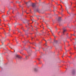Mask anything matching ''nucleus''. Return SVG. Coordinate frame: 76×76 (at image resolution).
Listing matches in <instances>:
<instances>
[{"mask_svg": "<svg viewBox=\"0 0 76 76\" xmlns=\"http://www.w3.org/2000/svg\"><path fill=\"white\" fill-rule=\"evenodd\" d=\"M53 36H54V38H56V37H55V36H54L53 35Z\"/></svg>", "mask_w": 76, "mask_h": 76, "instance_id": "nucleus-14", "label": "nucleus"}, {"mask_svg": "<svg viewBox=\"0 0 76 76\" xmlns=\"http://www.w3.org/2000/svg\"><path fill=\"white\" fill-rule=\"evenodd\" d=\"M55 42H56V43H57V41H55Z\"/></svg>", "mask_w": 76, "mask_h": 76, "instance_id": "nucleus-8", "label": "nucleus"}, {"mask_svg": "<svg viewBox=\"0 0 76 76\" xmlns=\"http://www.w3.org/2000/svg\"><path fill=\"white\" fill-rule=\"evenodd\" d=\"M75 57H76V56H75Z\"/></svg>", "mask_w": 76, "mask_h": 76, "instance_id": "nucleus-20", "label": "nucleus"}, {"mask_svg": "<svg viewBox=\"0 0 76 76\" xmlns=\"http://www.w3.org/2000/svg\"><path fill=\"white\" fill-rule=\"evenodd\" d=\"M72 54H73V53H72Z\"/></svg>", "mask_w": 76, "mask_h": 76, "instance_id": "nucleus-19", "label": "nucleus"}, {"mask_svg": "<svg viewBox=\"0 0 76 76\" xmlns=\"http://www.w3.org/2000/svg\"><path fill=\"white\" fill-rule=\"evenodd\" d=\"M15 58V59H16V58Z\"/></svg>", "mask_w": 76, "mask_h": 76, "instance_id": "nucleus-17", "label": "nucleus"}, {"mask_svg": "<svg viewBox=\"0 0 76 76\" xmlns=\"http://www.w3.org/2000/svg\"><path fill=\"white\" fill-rule=\"evenodd\" d=\"M63 57H64V56H63Z\"/></svg>", "mask_w": 76, "mask_h": 76, "instance_id": "nucleus-15", "label": "nucleus"}, {"mask_svg": "<svg viewBox=\"0 0 76 76\" xmlns=\"http://www.w3.org/2000/svg\"><path fill=\"white\" fill-rule=\"evenodd\" d=\"M9 11H8L7 12V14H9Z\"/></svg>", "mask_w": 76, "mask_h": 76, "instance_id": "nucleus-9", "label": "nucleus"}, {"mask_svg": "<svg viewBox=\"0 0 76 76\" xmlns=\"http://www.w3.org/2000/svg\"><path fill=\"white\" fill-rule=\"evenodd\" d=\"M34 72H37V68H35L34 69Z\"/></svg>", "mask_w": 76, "mask_h": 76, "instance_id": "nucleus-3", "label": "nucleus"}, {"mask_svg": "<svg viewBox=\"0 0 76 76\" xmlns=\"http://www.w3.org/2000/svg\"><path fill=\"white\" fill-rule=\"evenodd\" d=\"M27 4H28V2H26V5H27Z\"/></svg>", "mask_w": 76, "mask_h": 76, "instance_id": "nucleus-10", "label": "nucleus"}, {"mask_svg": "<svg viewBox=\"0 0 76 76\" xmlns=\"http://www.w3.org/2000/svg\"><path fill=\"white\" fill-rule=\"evenodd\" d=\"M61 17L59 18H58V20H61Z\"/></svg>", "mask_w": 76, "mask_h": 76, "instance_id": "nucleus-7", "label": "nucleus"}, {"mask_svg": "<svg viewBox=\"0 0 76 76\" xmlns=\"http://www.w3.org/2000/svg\"><path fill=\"white\" fill-rule=\"evenodd\" d=\"M45 45L46 46H47V45L46 44V43L45 44Z\"/></svg>", "mask_w": 76, "mask_h": 76, "instance_id": "nucleus-12", "label": "nucleus"}, {"mask_svg": "<svg viewBox=\"0 0 76 76\" xmlns=\"http://www.w3.org/2000/svg\"><path fill=\"white\" fill-rule=\"evenodd\" d=\"M8 26H10L9 25H8Z\"/></svg>", "mask_w": 76, "mask_h": 76, "instance_id": "nucleus-18", "label": "nucleus"}, {"mask_svg": "<svg viewBox=\"0 0 76 76\" xmlns=\"http://www.w3.org/2000/svg\"><path fill=\"white\" fill-rule=\"evenodd\" d=\"M66 29H64V31H63V34H64V32H66Z\"/></svg>", "mask_w": 76, "mask_h": 76, "instance_id": "nucleus-5", "label": "nucleus"}, {"mask_svg": "<svg viewBox=\"0 0 76 76\" xmlns=\"http://www.w3.org/2000/svg\"><path fill=\"white\" fill-rule=\"evenodd\" d=\"M38 60H39V59H38Z\"/></svg>", "mask_w": 76, "mask_h": 76, "instance_id": "nucleus-16", "label": "nucleus"}, {"mask_svg": "<svg viewBox=\"0 0 76 76\" xmlns=\"http://www.w3.org/2000/svg\"><path fill=\"white\" fill-rule=\"evenodd\" d=\"M31 56V55H28L26 56V57H30Z\"/></svg>", "mask_w": 76, "mask_h": 76, "instance_id": "nucleus-6", "label": "nucleus"}, {"mask_svg": "<svg viewBox=\"0 0 76 76\" xmlns=\"http://www.w3.org/2000/svg\"><path fill=\"white\" fill-rule=\"evenodd\" d=\"M17 59H19V60H20V59H22V57H17Z\"/></svg>", "mask_w": 76, "mask_h": 76, "instance_id": "nucleus-4", "label": "nucleus"}, {"mask_svg": "<svg viewBox=\"0 0 76 76\" xmlns=\"http://www.w3.org/2000/svg\"><path fill=\"white\" fill-rule=\"evenodd\" d=\"M15 56L16 57H21V56H20V55L18 54H16L15 55Z\"/></svg>", "mask_w": 76, "mask_h": 76, "instance_id": "nucleus-1", "label": "nucleus"}, {"mask_svg": "<svg viewBox=\"0 0 76 76\" xmlns=\"http://www.w3.org/2000/svg\"><path fill=\"white\" fill-rule=\"evenodd\" d=\"M1 43H2V44H3L4 42H1Z\"/></svg>", "mask_w": 76, "mask_h": 76, "instance_id": "nucleus-11", "label": "nucleus"}, {"mask_svg": "<svg viewBox=\"0 0 76 76\" xmlns=\"http://www.w3.org/2000/svg\"><path fill=\"white\" fill-rule=\"evenodd\" d=\"M73 35H74V36H75V34Z\"/></svg>", "mask_w": 76, "mask_h": 76, "instance_id": "nucleus-13", "label": "nucleus"}, {"mask_svg": "<svg viewBox=\"0 0 76 76\" xmlns=\"http://www.w3.org/2000/svg\"><path fill=\"white\" fill-rule=\"evenodd\" d=\"M32 6L33 7H35V4H33L32 5Z\"/></svg>", "mask_w": 76, "mask_h": 76, "instance_id": "nucleus-2", "label": "nucleus"}]
</instances>
